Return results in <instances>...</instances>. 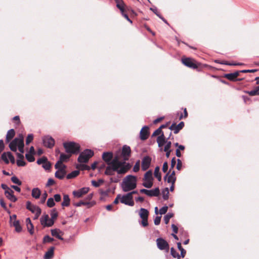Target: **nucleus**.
Instances as JSON below:
<instances>
[{"label": "nucleus", "mask_w": 259, "mask_h": 259, "mask_svg": "<svg viewBox=\"0 0 259 259\" xmlns=\"http://www.w3.org/2000/svg\"><path fill=\"white\" fill-rule=\"evenodd\" d=\"M102 159L108 165L105 171V174L107 176L113 175L115 171L118 174H124L132 167L130 163L119 161L117 156L113 157L111 152H104Z\"/></svg>", "instance_id": "nucleus-1"}, {"label": "nucleus", "mask_w": 259, "mask_h": 259, "mask_svg": "<svg viewBox=\"0 0 259 259\" xmlns=\"http://www.w3.org/2000/svg\"><path fill=\"white\" fill-rule=\"evenodd\" d=\"M137 177L133 175H127L123 180L121 186L123 192H128L135 189L137 187Z\"/></svg>", "instance_id": "nucleus-2"}, {"label": "nucleus", "mask_w": 259, "mask_h": 259, "mask_svg": "<svg viewBox=\"0 0 259 259\" xmlns=\"http://www.w3.org/2000/svg\"><path fill=\"white\" fill-rule=\"evenodd\" d=\"M63 146L66 152L70 155L72 154H77L80 151L79 145L73 142L64 143Z\"/></svg>", "instance_id": "nucleus-3"}, {"label": "nucleus", "mask_w": 259, "mask_h": 259, "mask_svg": "<svg viewBox=\"0 0 259 259\" xmlns=\"http://www.w3.org/2000/svg\"><path fill=\"white\" fill-rule=\"evenodd\" d=\"M93 155L94 152L92 150L85 149L79 154L77 160L80 163H87Z\"/></svg>", "instance_id": "nucleus-4"}, {"label": "nucleus", "mask_w": 259, "mask_h": 259, "mask_svg": "<svg viewBox=\"0 0 259 259\" xmlns=\"http://www.w3.org/2000/svg\"><path fill=\"white\" fill-rule=\"evenodd\" d=\"M149 212L147 209L143 208H141L140 210L139 215L142 219L141 225L143 227H146L148 225V217Z\"/></svg>", "instance_id": "nucleus-5"}, {"label": "nucleus", "mask_w": 259, "mask_h": 259, "mask_svg": "<svg viewBox=\"0 0 259 259\" xmlns=\"http://www.w3.org/2000/svg\"><path fill=\"white\" fill-rule=\"evenodd\" d=\"M156 244L159 249L161 250H166V252L169 250V244L167 242L162 238H158L156 239Z\"/></svg>", "instance_id": "nucleus-6"}, {"label": "nucleus", "mask_w": 259, "mask_h": 259, "mask_svg": "<svg viewBox=\"0 0 259 259\" xmlns=\"http://www.w3.org/2000/svg\"><path fill=\"white\" fill-rule=\"evenodd\" d=\"M42 143L44 146L52 148L55 145V140L50 136L47 135L42 137Z\"/></svg>", "instance_id": "nucleus-7"}, {"label": "nucleus", "mask_w": 259, "mask_h": 259, "mask_svg": "<svg viewBox=\"0 0 259 259\" xmlns=\"http://www.w3.org/2000/svg\"><path fill=\"white\" fill-rule=\"evenodd\" d=\"M133 198V196H131V193H127L121 197L120 202L125 205L133 206L134 205Z\"/></svg>", "instance_id": "nucleus-8"}, {"label": "nucleus", "mask_w": 259, "mask_h": 259, "mask_svg": "<svg viewBox=\"0 0 259 259\" xmlns=\"http://www.w3.org/2000/svg\"><path fill=\"white\" fill-rule=\"evenodd\" d=\"M182 62L185 66L190 68L196 69L198 67L195 60L191 58H182Z\"/></svg>", "instance_id": "nucleus-9"}, {"label": "nucleus", "mask_w": 259, "mask_h": 259, "mask_svg": "<svg viewBox=\"0 0 259 259\" xmlns=\"http://www.w3.org/2000/svg\"><path fill=\"white\" fill-rule=\"evenodd\" d=\"M40 222L41 225L44 227H51L54 224V221L49 218L48 214L43 215L40 219Z\"/></svg>", "instance_id": "nucleus-10"}, {"label": "nucleus", "mask_w": 259, "mask_h": 259, "mask_svg": "<svg viewBox=\"0 0 259 259\" xmlns=\"http://www.w3.org/2000/svg\"><path fill=\"white\" fill-rule=\"evenodd\" d=\"M1 158L6 164L9 163V159L12 164H14L15 162V157L10 152L3 153Z\"/></svg>", "instance_id": "nucleus-11"}, {"label": "nucleus", "mask_w": 259, "mask_h": 259, "mask_svg": "<svg viewBox=\"0 0 259 259\" xmlns=\"http://www.w3.org/2000/svg\"><path fill=\"white\" fill-rule=\"evenodd\" d=\"M151 161L152 159L149 156H145L143 158L141 162V167L142 170L145 171L149 168L151 163Z\"/></svg>", "instance_id": "nucleus-12"}, {"label": "nucleus", "mask_w": 259, "mask_h": 259, "mask_svg": "<svg viewBox=\"0 0 259 259\" xmlns=\"http://www.w3.org/2000/svg\"><path fill=\"white\" fill-rule=\"evenodd\" d=\"M89 190L90 189L89 187H83L78 190L74 191L73 192V195L75 197L78 198H80L83 195L87 194L89 192Z\"/></svg>", "instance_id": "nucleus-13"}, {"label": "nucleus", "mask_w": 259, "mask_h": 259, "mask_svg": "<svg viewBox=\"0 0 259 259\" xmlns=\"http://www.w3.org/2000/svg\"><path fill=\"white\" fill-rule=\"evenodd\" d=\"M65 168V165H63V167H60L59 170L56 171L55 174V177L60 180H62L66 174Z\"/></svg>", "instance_id": "nucleus-14"}, {"label": "nucleus", "mask_w": 259, "mask_h": 259, "mask_svg": "<svg viewBox=\"0 0 259 259\" xmlns=\"http://www.w3.org/2000/svg\"><path fill=\"white\" fill-rule=\"evenodd\" d=\"M131 152V148L127 145H124L122 147L121 154L124 160H127L130 156Z\"/></svg>", "instance_id": "nucleus-15"}, {"label": "nucleus", "mask_w": 259, "mask_h": 259, "mask_svg": "<svg viewBox=\"0 0 259 259\" xmlns=\"http://www.w3.org/2000/svg\"><path fill=\"white\" fill-rule=\"evenodd\" d=\"M164 180L167 181L168 183H175L176 180L175 171H172L170 175L167 172L164 176Z\"/></svg>", "instance_id": "nucleus-16"}, {"label": "nucleus", "mask_w": 259, "mask_h": 259, "mask_svg": "<svg viewBox=\"0 0 259 259\" xmlns=\"http://www.w3.org/2000/svg\"><path fill=\"white\" fill-rule=\"evenodd\" d=\"M149 127L147 126H144L140 131V137L142 140H145L148 139L149 136Z\"/></svg>", "instance_id": "nucleus-17"}, {"label": "nucleus", "mask_w": 259, "mask_h": 259, "mask_svg": "<svg viewBox=\"0 0 259 259\" xmlns=\"http://www.w3.org/2000/svg\"><path fill=\"white\" fill-rule=\"evenodd\" d=\"M240 73V71H237L233 73L226 74L225 77L229 80L236 81L237 80L236 78L239 76Z\"/></svg>", "instance_id": "nucleus-18"}, {"label": "nucleus", "mask_w": 259, "mask_h": 259, "mask_svg": "<svg viewBox=\"0 0 259 259\" xmlns=\"http://www.w3.org/2000/svg\"><path fill=\"white\" fill-rule=\"evenodd\" d=\"M19 141V135L18 137L15 138L12 142L9 144V147L10 149L14 151H17V147L18 145V142Z\"/></svg>", "instance_id": "nucleus-19"}, {"label": "nucleus", "mask_w": 259, "mask_h": 259, "mask_svg": "<svg viewBox=\"0 0 259 259\" xmlns=\"http://www.w3.org/2000/svg\"><path fill=\"white\" fill-rule=\"evenodd\" d=\"M26 208L30 211L32 213H34L40 209L38 206L32 204L30 201H27L26 205Z\"/></svg>", "instance_id": "nucleus-20"}, {"label": "nucleus", "mask_w": 259, "mask_h": 259, "mask_svg": "<svg viewBox=\"0 0 259 259\" xmlns=\"http://www.w3.org/2000/svg\"><path fill=\"white\" fill-rule=\"evenodd\" d=\"M24 138L22 134L19 135V141L18 142V148L19 151L21 153H23L24 152Z\"/></svg>", "instance_id": "nucleus-21"}, {"label": "nucleus", "mask_w": 259, "mask_h": 259, "mask_svg": "<svg viewBox=\"0 0 259 259\" xmlns=\"http://www.w3.org/2000/svg\"><path fill=\"white\" fill-rule=\"evenodd\" d=\"M160 191L158 187L154 189L148 190L147 196L150 197L158 196L159 195Z\"/></svg>", "instance_id": "nucleus-22"}, {"label": "nucleus", "mask_w": 259, "mask_h": 259, "mask_svg": "<svg viewBox=\"0 0 259 259\" xmlns=\"http://www.w3.org/2000/svg\"><path fill=\"white\" fill-rule=\"evenodd\" d=\"M94 204H95V203L93 202H91L85 201L84 200H81V201H79L78 202L75 203L74 205L76 207H79V206H81V205H87V206H88V207L89 208V207L93 206Z\"/></svg>", "instance_id": "nucleus-23"}, {"label": "nucleus", "mask_w": 259, "mask_h": 259, "mask_svg": "<svg viewBox=\"0 0 259 259\" xmlns=\"http://www.w3.org/2000/svg\"><path fill=\"white\" fill-rule=\"evenodd\" d=\"M166 141L164 134L159 136L157 138V142L159 147H161L165 143Z\"/></svg>", "instance_id": "nucleus-24"}, {"label": "nucleus", "mask_w": 259, "mask_h": 259, "mask_svg": "<svg viewBox=\"0 0 259 259\" xmlns=\"http://www.w3.org/2000/svg\"><path fill=\"white\" fill-rule=\"evenodd\" d=\"M15 132L14 129H10L7 132L6 141L9 143L15 136Z\"/></svg>", "instance_id": "nucleus-25"}, {"label": "nucleus", "mask_w": 259, "mask_h": 259, "mask_svg": "<svg viewBox=\"0 0 259 259\" xmlns=\"http://www.w3.org/2000/svg\"><path fill=\"white\" fill-rule=\"evenodd\" d=\"M116 7L120 11L121 13H123L124 12L125 4L122 0H115Z\"/></svg>", "instance_id": "nucleus-26"}, {"label": "nucleus", "mask_w": 259, "mask_h": 259, "mask_svg": "<svg viewBox=\"0 0 259 259\" xmlns=\"http://www.w3.org/2000/svg\"><path fill=\"white\" fill-rule=\"evenodd\" d=\"M60 233H62V232L59 229H55L51 230V234L52 236L56 237L61 240H63V238L60 236Z\"/></svg>", "instance_id": "nucleus-27"}, {"label": "nucleus", "mask_w": 259, "mask_h": 259, "mask_svg": "<svg viewBox=\"0 0 259 259\" xmlns=\"http://www.w3.org/2000/svg\"><path fill=\"white\" fill-rule=\"evenodd\" d=\"M54 249L55 247L53 246L49 248V249L46 252L45 254V259H51L53 257L54 255Z\"/></svg>", "instance_id": "nucleus-28"}, {"label": "nucleus", "mask_w": 259, "mask_h": 259, "mask_svg": "<svg viewBox=\"0 0 259 259\" xmlns=\"http://www.w3.org/2000/svg\"><path fill=\"white\" fill-rule=\"evenodd\" d=\"M40 194L41 191L39 188H35L32 190L31 195L32 197L35 199H38L39 198Z\"/></svg>", "instance_id": "nucleus-29"}, {"label": "nucleus", "mask_w": 259, "mask_h": 259, "mask_svg": "<svg viewBox=\"0 0 259 259\" xmlns=\"http://www.w3.org/2000/svg\"><path fill=\"white\" fill-rule=\"evenodd\" d=\"M246 93L250 96L259 95V85L254 87L252 90L246 92Z\"/></svg>", "instance_id": "nucleus-30"}, {"label": "nucleus", "mask_w": 259, "mask_h": 259, "mask_svg": "<svg viewBox=\"0 0 259 259\" xmlns=\"http://www.w3.org/2000/svg\"><path fill=\"white\" fill-rule=\"evenodd\" d=\"M12 225L15 227V231L17 232H20L22 231V227L20 225V222L18 220H15L12 223Z\"/></svg>", "instance_id": "nucleus-31"}, {"label": "nucleus", "mask_w": 259, "mask_h": 259, "mask_svg": "<svg viewBox=\"0 0 259 259\" xmlns=\"http://www.w3.org/2000/svg\"><path fill=\"white\" fill-rule=\"evenodd\" d=\"M70 205V198L68 195H64L63 196V201L61 203L63 207L68 206Z\"/></svg>", "instance_id": "nucleus-32"}, {"label": "nucleus", "mask_w": 259, "mask_h": 259, "mask_svg": "<svg viewBox=\"0 0 259 259\" xmlns=\"http://www.w3.org/2000/svg\"><path fill=\"white\" fill-rule=\"evenodd\" d=\"M153 179L152 177V171L151 170L147 171L144 177V181H153Z\"/></svg>", "instance_id": "nucleus-33"}, {"label": "nucleus", "mask_w": 259, "mask_h": 259, "mask_svg": "<svg viewBox=\"0 0 259 259\" xmlns=\"http://www.w3.org/2000/svg\"><path fill=\"white\" fill-rule=\"evenodd\" d=\"M79 170H74V171H72L71 172L68 174L66 176V178L67 179H71L74 178L76 177H77L79 175Z\"/></svg>", "instance_id": "nucleus-34"}, {"label": "nucleus", "mask_w": 259, "mask_h": 259, "mask_svg": "<svg viewBox=\"0 0 259 259\" xmlns=\"http://www.w3.org/2000/svg\"><path fill=\"white\" fill-rule=\"evenodd\" d=\"M184 126V122L183 121L180 122L178 125L175 123V128L174 134H178Z\"/></svg>", "instance_id": "nucleus-35"}, {"label": "nucleus", "mask_w": 259, "mask_h": 259, "mask_svg": "<svg viewBox=\"0 0 259 259\" xmlns=\"http://www.w3.org/2000/svg\"><path fill=\"white\" fill-rule=\"evenodd\" d=\"M154 175V176L157 179L158 181H160L161 180V174L159 172V166H156L155 168Z\"/></svg>", "instance_id": "nucleus-36"}, {"label": "nucleus", "mask_w": 259, "mask_h": 259, "mask_svg": "<svg viewBox=\"0 0 259 259\" xmlns=\"http://www.w3.org/2000/svg\"><path fill=\"white\" fill-rule=\"evenodd\" d=\"M177 246L179 250L181 251L180 255L183 258L184 257L186 254V251L182 247L181 242L177 243Z\"/></svg>", "instance_id": "nucleus-37"}, {"label": "nucleus", "mask_w": 259, "mask_h": 259, "mask_svg": "<svg viewBox=\"0 0 259 259\" xmlns=\"http://www.w3.org/2000/svg\"><path fill=\"white\" fill-rule=\"evenodd\" d=\"M70 156V154L67 155L64 153H61L60 156L59 162H61L62 163L63 161H65L68 160Z\"/></svg>", "instance_id": "nucleus-38"}, {"label": "nucleus", "mask_w": 259, "mask_h": 259, "mask_svg": "<svg viewBox=\"0 0 259 259\" xmlns=\"http://www.w3.org/2000/svg\"><path fill=\"white\" fill-rule=\"evenodd\" d=\"M162 197L164 200H167L169 196V191L168 188H165L162 191Z\"/></svg>", "instance_id": "nucleus-39"}, {"label": "nucleus", "mask_w": 259, "mask_h": 259, "mask_svg": "<svg viewBox=\"0 0 259 259\" xmlns=\"http://www.w3.org/2000/svg\"><path fill=\"white\" fill-rule=\"evenodd\" d=\"M173 215L172 213L168 212L164 217V222L165 224L168 223L169 220L173 217Z\"/></svg>", "instance_id": "nucleus-40"}, {"label": "nucleus", "mask_w": 259, "mask_h": 259, "mask_svg": "<svg viewBox=\"0 0 259 259\" xmlns=\"http://www.w3.org/2000/svg\"><path fill=\"white\" fill-rule=\"evenodd\" d=\"M104 183V180L102 179H99L98 181H96L95 180L92 181V184L95 187H98L100 186V185Z\"/></svg>", "instance_id": "nucleus-41"}, {"label": "nucleus", "mask_w": 259, "mask_h": 259, "mask_svg": "<svg viewBox=\"0 0 259 259\" xmlns=\"http://www.w3.org/2000/svg\"><path fill=\"white\" fill-rule=\"evenodd\" d=\"M170 254L172 255V256L174 258H178V257H181V256L180 255L179 253H178L173 247H171L170 248Z\"/></svg>", "instance_id": "nucleus-42"}, {"label": "nucleus", "mask_w": 259, "mask_h": 259, "mask_svg": "<svg viewBox=\"0 0 259 259\" xmlns=\"http://www.w3.org/2000/svg\"><path fill=\"white\" fill-rule=\"evenodd\" d=\"M11 181L13 183L17 184L18 185L20 186L22 185V182L16 176L12 177L11 178Z\"/></svg>", "instance_id": "nucleus-43"}, {"label": "nucleus", "mask_w": 259, "mask_h": 259, "mask_svg": "<svg viewBox=\"0 0 259 259\" xmlns=\"http://www.w3.org/2000/svg\"><path fill=\"white\" fill-rule=\"evenodd\" d=\"M145 182L143 183L144 187L147 188H150L153 186V181H144Z\"/></svg>", "instance_id": "nucleus-44"}, {"label": "nucleus", "mask_w": 259, "mask_h": 259, "mask_svg": "<svg viewBox=\"0 0 259 259\" xmlns=\"http://www.w3.org/2000/svg\"><path fill=\"white\" fill-rule=\"evenodd\" d=\"M33 155V154H29V153H26L25 154L26 158L30 162H33L35 160V158Z\"/></svg>", "instance_id": "nucleus-45"}, {"label": "nucleus", "mask_w": 259, "mask_h": 259, "mask_svg": "<svg viewBox=\"0 0 259 259\" xmlns=\"http://www.w3.org/2000/svg\"><path fill=\"white\" fill-rule=\"evenodd\" d=\"M76 167L78 168H80L81 170H89L90 169V167L84 164H80L77 165Z\"/></svg>", "instance_id": "nucleus-46"}, {"label": "nucleus", "mask_w": 259, "mask_h": 259, "mask_svg": "<svg viewBox=\"0 0 259 259\" xmlns=\"http://www.w3.org/2000/svg\"><path fill=\"white\" fill-rule=\"evenodd\" d=\"M140 160H138L136 161L133 170L136 172L139 171L140 170Z\"/></svg>", "instance_id": "nucleus-47"}, {"label": "nucleus", "mask_w": 259, "mask_h": 259, "mask_svg": "<svg viewBox=\"0 0 259 259\" xmlns=\"http://www.w3.org/2000/svg\"><path fill=\"white\" fill-rule=\"evenodd\" d=\"M47 203V206L49 207H52L55 205L54 200L53 198H49L48 199Z\"/></svg>", "instance_id": "nucleus-48"}, {"label": "nucleus", "mask_w": 259, "mask_h": 259, "mask_svg": "<svg viewBox=\"0 0 259 259\" xmlns=\"http://www.w3.org/2000/svg\"><path fill=\"white\" fill-rule=\"evenodd\" d=\"M14 191L12 189L5 191V195L8 199L14 195Z\"/></svg>", "instance_id": "nucleus-49"}, {"label": "nucleus", "mask_w": 259, "mask_h": 259, "mask_svg": "<svg viewBox=\"0 0 259 259\" xmlns=\"http://www.w3.org/2000/svg\"><path fill=\"white\" fill-rule=\"evenodd\" d=\"M53 241H54V238H51V237H50L48 235L45 236L43 239V242L44 243H50V242H52Z\"/></svg>", "instance_id": "nucleus-50"}, {"label": "nucleus", "mask_w": 259, "mask_h": 259, "mask_svg": "<svg viewBox=\"0 0 259 259\" xmlns=\"http://www.w3.org/2000/svg\"><path fill=\"white\" fill-rule=\"evenodd\" d=\"M58 217V213L56 211L55 209H53L51 212V219H52V221L56 219Z\"/></svg>", "instance_id": "nucleus-51"}, {"label": "nucleus", "mask_w": 259, "mask_h": 259, "mask_svg": "<svg viewBox=\"0 0 259 259\" xmlns=\"http://www.w3.org/2000/svg\"><path fill=\"white\" fill-rule=\"evenodd\" d=\"M48 160L47 157L44 156L40 158H39L37 160V163L39 165L41 164L42 165L46 162V161Z\"/></svg>", "instance_id": "nucleus-52"}, {"label": "nucleus", "mask_w": 259, "mask_h": 259, "mask_svg": "<svg viewBox=\"0 0 259 259\" xmlns=\"http://www.w3.org/2000/svg\"><path fill=\"white\" fill-rule=\"evenodd\" d=\"M42 167L46 170H49L51 168V164L47 160L46 162L42 165Z\"/></svg>", "instance_id": "nucleus-53"}, {"label": "nucleus", "mask_w": 259, "mask_h": 259, "mask_svg": "<svg viewBox=\"0 0 259 259\" xmlns=\"http://www.w3.org/2000/svg\"><path fill=\"white\" fill-rule=\"evenodd\" d=\"M33 139V134H29L27 136L26 140V144L28 145L30 142H31L32 141Z\"/></svg>", "instance_id": "nucleus-54"}, {"label": "nucleus", "mask_w": 259, "mask_h": 259, "mask_svg": "<svg viewBox=\"0 0 259 259\" xmlns=\"http://www.w3.org/2000/svg\"><path fill=\"white\" fill-rule=\"evenodd\" d=\"M16 163L18 166H24L26 164L23 159H17Z\"/></svg>", "instance_id": "nucleus-55"}, {"label": "nucleus", "mask_w": 259, "mask_h": 259, "mask_svg": "<svg viewBox=\"0 0 259 259\" xmlns=\"http://www.w3.org/2000/svg\"><path fill=\"white\" fill-rule=\"evenodd\" d=\"M162 134H163V132L162 131V130H160V128H157L155 130L152 134V137L156 136L158 135H161Z\"/></svg>", "instance_id": "nucleus-56"}, {"label": "nucleus", "mask_w": 259, "mask_h": 259, "mask_svg": "<svg viewBox=\"0 0 259 259\" xmlns=\"http://www.w3.org/2000/svg\"><path fill=\"white\" fill-rule=\"evenodd\" d=\"M27 230L31 235H32L34 233L33 231V226L32 224L27 225Z\"/></svg>", "instance_id": "nucleus-57"}, {"label": "nucleus", "mask_w": 259, "mask_h": 259, "mask_svg": "<svg viewBox=\"0 0 259 259\" xmlns=\"http://www.w3.org/2000/svg\"><path fill=\"white\" fill-rule=\"evenodd\" d=\"M166 145L164 146V151H167V150H170V148L171 147V143L170 141H166Z\"/></svg>", "instance_id": "nucleus-58"}, {"label": "nucleus", "mask_w": 259, "mask_h": 259, "mask_svg": "<svg viewBox=\"0 0 259 259\" xmlns=\"http://www.w3.org/2000/svg\"><path fill=\"white\" fill-rule=\"evenodd\" d=\"M168 209V207L167 206H164L159 209V213L160 214H165Z\"/></svg>", "instance_id": "nucleus-59"}, {"label": "nucleus", "mask_w": 259, "mask_h": 259, "mask_svg": "<svg viewBox=\"0 0 259 259\" xmlns=\"http://www.w3.org/2000/svg\"><path fill=\"white\" fill-rule=\"evenodd\" d=\"M47 196H48V194L46 192H45V193H44L42 194V196H41V197L40 199V203H44L46 201Z\"/></svg>", "instance_id": "nucleus-60"}, {"label": "nucleus", "mask_w": 259, "mask_h": 259, "mask_svg": "<svg viewBox=\"0 0 259 259\" xmlns=\"http://www.w3.org/2000/svg\"><path fill=\"white\" fill-rule=\"evenodd\" d=\"M161 216H157L155 217V218L154 219V224L155 225H158L160 224V221H161Z\"/></svg>", "instance_id": "nucleus-61"}, {"label": "nucleus", "mask_w": 259, "mask_h": 259, "mask_svg": "<svg viewBox=\"0 0 259 259\" xmlns=\"http://www.w3.org/2000/svg\"><path fill=\"white\" fill-rule=\"evenodd\" d=\"M182 167V162L180 159H177V169L179 170H181Z\"/></svg>", "instance_id": "nucleus-62"}, {"label": "nucleus", "mask_w": 259, "mask_h": 259, "mask_svg": "<svg viewBox=\"0 0 259 259\" xmlns=\"http://www.w3.org/2000/svg\"><path fill=\"white\" fill-rule=\"evenodd\" d=\"M63 165H64L61 162H59V160H58L55 164V167L56 169H58V170H59L60 167H63Z\"/></svg>", "instance_id": "nucleus-63"}, {"label": "nucleus", "mask_w": 259, "mask_h": 259, "mask_svg": "<svg viewBox=\"0 0 259 259\" xmlns=\"http://www.w3.org/2000/svg\"><path fill=\"white\" fill-rule=\"evenodd\" d=\"M168 169V163L167 162H164L162 166V171L166 172Z\"/></svg>", "instance_id": "nucleus-64"}]
</instances>
